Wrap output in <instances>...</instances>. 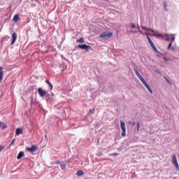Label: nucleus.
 Instances as JSON below:
<instances>
[{
	"label": "nucleus",
	"mask_w": 179,
	"mask_h": 179,
	"mask_svg": "<svg viewBox=\"0 0 179 179\" xmlns=\"http://www.w3.org/2000/svg\"><path fill=\"white\" fill-rule=\"evenodd\" d=\"M141 29L148 34V37L149 36H153L154 37L164 40V36L159 33V31H155V29H149L144 26H141Z\"/></svg>",
	"instance_id": "1"
},
{
	"label": "nucleus",
	"mask_w": 179,
	"mask_h": 179,
	"mask_svg": "<svg viewBox=\"0 0 179 179\" xmlns=\"http://www.w3.org/2000/svg\"><path fill=\"white\" fill-rule=\"evenodd\" d=\"M145 36L147 37V40H148V43H149L150 45H151V47L153 48L154 51H155L156 52H159V51L157 50V48H156V45H155V43H153V41H152L150 37H149V34H146Z\"/></svg>",
	"instance_id": "2"
},
{
	"label": "nucleus",
	"mask_w": 179,
	"mask_h": 179,
	"mask_svg": "<svg viewBox=\"0 0 179 179\" xmlns=\"http://www.w3.org/2000/svg\"><path fill=\"white\" fill-rule=\"evenodd\" d=\"M120 127L122 131V136H125L127 135V127L125 126V122H124L122 120L120 122Z\"/></svg>",
	"instance_id": "3"
},
{
	"label": "nucleus",
	"mask_w": 179,
	"mask_h": 179,
	"mask_svg": "<svg viewBox=\"0 0 179 179\" xmlns=\"http://www.w3.org/2000/svg\"><path fill=\"white\" fill-rule=\"evenodd\" d=\"M172 163L173 164H174L176 169L178 170L179 165H178V162L177 161V156L176 155V154H173L172 156Z\"/></svg>",
	"instance_id": "4"
},
{
	"label": "nucleus",
	"mask_w": 179,
	"mask_h": 179,
	"mask_svg": "<svg viewBox=\"0 0 179 179\" xmlns=\"http://www.w3.org/2000/svg\"><path fill=\"white\" fill-rule=\"evenodd\" d=\"M99 37L101 38H110V37H113V33L103 32L99 36Z\"/></svg>",
	"instance_id": "5"
},
{
	"label": "nucleus",
	"mask_w": 179,
	"mask_h": 179,
	"mask_svg": "<svg viewBox=\"0 0 179 179\" xmlns=\"http://www.w3.org/2000/svg\"><path fill=\"white\" fill-rule=\"evenodd\" d=\"M163 36H164V37L166 38V41H170V36H171L172 41H174V40H176V34H172L171 35L165 34Z\"/></svg>",
	"instance_id": "6"
},
{
	"label": "nucleus",
	"mask_w": 179,
	"mask_h": 179,
	"mask_svg": "<svg viewBox=\"0 0 179 179\" xmlns=\"http://www.w3.org/2000/svg\"><path fill=\"white\" fill-rule=\"evenodd\" d=\"M38 92L41 97H50V94L44 92L41 88H38Z\"/></svg>",
	"instance_id": "7"
},
{
	"label": "nucleus",
	"mask_w": 179,
	"mask_h": 179,
	"mask_svg": "<svg viewBox=\"0 0 179 179\" xmlns=\"http://www.w3.org/2000/svg\"><path fill=\"white\" fill-rule=\"evenodd\" d=\"M143 85L146 87L147 90L150 93V94H153V91L152 90V88H150V86H149V84L146 83V80H144L142 82Z\"/></svg>",
	"instance_id": "8"
},
{
	"label": "nucleus",
	"mask_w": 179,
	"mask_h": 179,
	"mask_svg": "<svg viewBox=\"0 0 179 179\" xmlns=\"http://www.w3.org/2000/svg\"><path fill=\"white\" fill-rule=\"evenodd\" d=\"M26 150L31 153H34V152L37 151V146L32 145L31 147H27Z\"/></svg>",
	"instance_id": "9"
},
{
	"label": "nucleus",
	"mask_w": 179,
	"mask_h": 179,
	"mask_svg": "<svg viewBox=\"0 0 179 179\" xmlns=\"http://www.w3.org/2000/svg\"><path fill=\"white\" fill-rule=\"evenodd\" d=\"M55 164H59L62 170H65V168L66 167V164H65V162H55Z\"/></svg>",
	"instance_id": "10"
},
{
	"label": "nucleus",
	"mask_w": 179,
	"mask_h": 179,
	"mask_svg": "<svg viewBox=\"0 0 179 179\" xmlns=\"http://www.w3.org/2000/svg\"><path fill=\"white\" fill-rule=\"evenodd\" d=\"M135 73L141 83L144 82L145 79L143 78V77H142V75L139 73V71H138L137 70H135Z\"/></svg>",
	"instance_id": "11"
},
{
	"label": "nucleus",
	"mask_w": 179,
	"mask_h": 179,
	"mask_svg": "<svg viewBox=\"0 0 179 179\" xmlns=\"http://www.w3.org/2000/svg\"><path fill=\"white\" fill-rule=\"evenodd\" d=\"M12 38H13V41L11 42V45H13V44L15 43H16V40H17V34H16L15 32H14L13 34H12Z\"/></svg>",
	"instance_id": "12"
},
{
	"label": "nucleus",
	"mask_w": 179,
	"mask_h": 179,
	"mask_svg": "<svg viewBox=\"0 0 179 179\" xmlns=\"http://www.w3.org/2000/svg\"><path fill=\"white\" fill-rule=\"evenodd\" d=\"M138 33L140 34H142L143 36H146V34H148V32L141 30V27L139 26H138Z\"/></svg>",
	"instance_id": "13"
},
{
	"label": "nucleus",
	"mask_w": 179,
	"mask_h": 179,
	"mask_svg": "<svg viewBox=\"0 0 179 179\" xmlns=\"http://www.w3.org/2000/svg\"><path fill=\"white\" fill-rule=\"evenodd\" d=\"M2 69H3L2 67H0V83L2 82V79H3V71H2Z\"/></svg>",
	"instance_id": "14"
},
{
	"label": "nucleus",
	"mask_w": 179,
	"mask_h": 179,
	"mask_svg": "<svg viewBox=\"0 0 179 179\" xmlns=\"http://www.w3.org/2000/svg\"><path fill=\"white\" fill-rule=\"evenodd\" d=\"M79 48H82V50H87V48H90V47L87 45H79Z\"/></svg>",
	"instance_id": "15"
},
{
	"label": "nucleus",
	"mask_w": 179,
	"mask_h": 179,
	"mask_svg": "<svg viewBox=\"0 0 179 179\" xmlns=\"http://www.w3.org/2000/svg\"><path fill=\"white\" fill-rule=\"evenodd\" d=\"M16 135H22L23 134V129L17 128L15 131Z\"/></svg>",
	"instance_id": "16"
},
{
	"label": "nucleus",
	"mask_w": 179,
	"mask_h": 179,
	"mask_svg": "<svg viewBox=\"0 0 179 179\" xmlns=\"http://www.w3.org/2000/svg\"><path fill=\"white\" fill-rule=\"evenodd\" d=\"M23 156H24V152H20V153L18 154L17 159H18V160H20V159H22V157H23Z\"/></svg>",
	"instance_id": "17"
},
{
	"label": "nucleus",
	"mask_w": 179,
	"mask_h": 179,
	"mask_svg": "<svg viewBox=\"0 0 179 179\" xmlns=\"http://www.w3.org/2000/svg\"><path fill=\"white\" fill-rule=\"evenodd\" d=\"M163 6L165 12H169V8H167V2H164Z\"/></svg>",
	"instance_id": "18"
},
{
	"label": "nucleus",
	"mask_w": 179,
	"mask_h": 179,
	"mask_svg": "<svg viewBox=\"0 0 179 179\" xmlns=\"http://www.w3.org/2000/svg\"><path fill=\"white\" fill-rule=\"evenodd\" d=\"M13 20L14 22H19V15H14Z\"/></svg>",
	"instance_id": "19"
},
{
	"label": "nucleus",
	"mask_w": 179,
	"mask_h": 179,
	"mask_svg": "<svg viewBox=\"0 0 179 179\" xmlns=\"http://www.w3.org/2000/svg\"><path fill=\"white\" fill-rule=\"evenodd\" d=\"M83 174V171H78L77 172V176H78L79 177H80V176H82Z\"/></svg>",
	"instance_id": "20"
},
{
	"label": "nucleus",
	"mask_w": 179,
	"mask_h": 179,
	"mask_svg": "<svg viewBox=\"0 0 179 179\" xmlns=\"http://www.w3.org/2000/svg\"><path fill=\"white\" fill-rule=\"evenodd\" d=\"M0 127H1L2 129H6V128H7L6 124H4L3 123H1Z\"/></svg>",
	"instance_id": "21"
},
{
	"label": "nucleus",
	"mask_w": 179,
	"mask_h": 179,
	"mask_svg": "<svg viewBox=\"0 0 179 179\" xmlns=\"http://www.w3.org/2000/svg\"><path fill=\"white\" fill-rule=\"evenodd\" d=\"M84 40H83V38H81L78 40H77V43H83Z\"/></svg>",
	"instance_id": "22"
},
{
	"label": "nucleus",
	"mask_w": 179,
	"mask_h": 179,
	"mask_svg": "<svg viewBox=\"0 0 179 179\" xmlns=\"http://www.w3.org/2000/svg\"><path fill=\"white\" fill-rule=\"evenodd\" d=\"M135 27H136V25H135V24H131L130 25V28H131V29H135Z\"/></svg>",
	"instance_id": "23"
},
{
	"label": "nucleus",
	"mask_w": 179,
	"mask_h": 179,
	"mask_svg": "<svg viewBox=\"0 0 179 179\" xmlns=\"http://www.w3.org/2000/svg\"><path fill=\"white\" fill-rule=\"evenodd\" d=\"M136 127H137V131H139V128L141 127V123L138 122L136 124Z\"/></svg>",
	"instance_id": "24"
},
{
	"label": "nucleus",
	"mask_w": 179,
	"mask_h": 179,
	"mask_svg": "<svg viewBox=\"0 0 179 179\" xmlns=\"http://www.w3.org/2000/svg\"><path fill=\"white\" fill-rule=\"evenodd\" d=\"M15 141H16L15 138L12 141V142L10 144V146H13V145H15Z\"/></svg>",
	"instance_id": "25"
},
{
	"label": "nucleus",
	"mask_w": 179,
	"mask_h": 179,
	"mask_svg": "<svg viewBox=\"0 0 179 179\" xmlns=\"http://www.w3.org/2000/svg\"><path fill=\"white\" fill-rule=\"evenodd\" d=\"M173 44V42H171V43H169V46H168V49L170 50V48H171L173 46H171Z\"/></svg>",
	"instance_id": "26"
},
{
	"label": "nucleus",
	"mask_w": 179,
	"mask_h": 179,
	"mask_svg": "<svg viewBox=\"0 0 179 179\" xmlns=\"http://www.w3.org/2000/svg\"><path fill=\"white\" fill-rule=\"evenodd\" d=\"M166 80L167 83H169V85H171V82H170L169 79L166 78Z\"/></svg>",
	"instance_id": "27"
},
{
	"label": "nucleus",
	"mask_w": 179,
	"mask_h": 179,
	"mask_svg": "<svg viewBox=\"0 0 179 179\" xmlns=\"http://www.w3.org/2000/svg\"><path fill=\"white\" fill-rule=\"evenodd\" d=\"M170 50H171V51H176V48H174L173 46L170 48Z\"/></svg>",
	"instance_id": "28"
},
{
	"label": "nucleus",
	"mask_w": 179,
	"mask_h": 179,
	"mask_svg": "<svg viewBox=\"0 0 179 179\" xmlns=\"http://www.w3.org/2000/svg\"><path fill=\"white\" fill-rule=\"evenodd\" d=\"M164 61H166V62H167V61H169V59H167V57H163Z\"/></svg>",
	"instance_id": "29"
},
{
	"label": "nucleus",
	"mask_w": 179,
	"mask_h": 179,
	"mask_svg": "<svg viewBox=\"0 0 179 179\" xmlns=\"http://www.w3.org/2000/svg\"><path fill=\"white\" fill-rule=\"evenodd\" d=\"M130 32H131V33H133V34H135V33H137L136 31H132V30H130Z\"/></svg>",
	"instance_id": "30"
},
{
	"label": "nucleus",
	"mask_w": 179,
	"mask_h": 179,
	"mask_svg": "<svg viewBox=\"0 0 179 179\" xmlns=\"http://www.w3.org/2000/svg\"><path fill=\"white\" fill-rule=\"evenodd\" d=\"M49 86L50 87V90H52V83L49 84Z\"/></svg>",
	"instance_id": "31"
},
{
	"label": "nucleus",
	"mask_w": 179,
	"mask_h": 179,
	"mask_svg": "<svg viewBox=\"0 0 179 179\" xmlns=\"http://www.w3.org/2000/svg\"><path fill=\"white\" fill-rule=\"evenodd\" d=\"M2 150H3V147L0 145V152H2Z\"/></svg>",
	"instance_id": "32"
},
{
	"label": "nucleus",
	"mask_w": 179,
	"mask_h": 179,
	"mask_svg": "<svg viewBox=\"0 0 179 179\" xmlns=\"http://www.w3.org/2000/svg\"><path fill=\"white\" fill-rule=\"evenodd\" d=\"M113 156H118V153H114L112 155Z\"/></svg>",
	"instance_id": "33"
},
{
	"label": "nucleus",
	"mask_w": 179,
	"mask_h": 179,
	"mask_svg": "<svg viewBox=\"0 0 179 179\" xmlns=\"http://www.w3.org/2000/svg\"><path fill=\"white\" fill-rule=\"evenodd\" d=\"M132 125H133V127H135V125H136V123L134 122L132 123Z\"/></svg>",
	"instance_id": "34"
},
{
	"label": "nucleus",
	"mask_w": 179,
	"mask_h": 179,
	"mask_svg": "<svg viewBox=\"0 0 179 179\" xmlns=\"http://www.w3.org/2000/svg\"><path fill=\"white\" fill-rule=\"evenodd\" d=\"M45 82H46V83H48V85L51 84V83H50L48 80H46Z\"/></svg>",
	"instance_id": "35"
},
{
	"label": "nucleus",
	"mask_w": 179,
	"mask_h": 179,
	"mask_svg": "<svg viewBox=\"0 0 179 179\" xmlns=\"http://www.w3.org/2000/svg\"><path fill=\"white\" fill-rule=\"evenodd\" d=\"M129 124L131 125V124H132V122H129Z\"/></svg>",
	"instance_id": "36"
},
{
	"label": "nucleus",
	"mask_w": 179,
	"mask_h": 179,
	"mask_svg": "<svg viewBox=\"0 0 179 179\" xmlns=\"http://www.w3.org/2000/svg\"><path fill=\"white\" fill-rule=\"evenodd\" d=\"M0 125H1V122H0Z\"/></svg>",
	"instance_id": "37"
}]
</instances>
